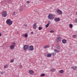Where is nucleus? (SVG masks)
I'll return each instance as SVG.
<instances>
[{"label":"nucleus","mask_w":77,"mask_h":77,"mask_svg":"<svg viewBox=\"0 0 77 77\" xmlns=\"http://www.w3.org/2000/svg\"><path fill=\"white\" fill-rule=\"evenodd\" d=\"M55 17V15L54 14H50L48 16V18L49 20H53Z\"/></svg>","instance_id":"f257e3e1"},{"label":"nucleus","mask_w":77,"mask_h":77,"mask_svg":"<svg viewBox=\"0 0 77 77\" xmlns=\"http://www.w3.org/2000/svg\"><path fill=\"white\" fill-rule=\"evenodd\" d=\"M12 21H11L10 19H8L6 21V23L8 24V26H11L12 24Z\"/></svg>","instance_id":"f03ea898"},{"label":"nucleus","mask_w":77,"mask_h":77,"mask_svg":"<svg viewBox=\"0 0 77 77\" xmlns=\"http://www.w3.org/2000/svg\"><path fill=\"white\" fill-rule=\"evenodd\" d=\"M7 14V11H3L2 13V15L3 17H6Z\"/></svg>","instance_id":"7ed1b4c3"},{"label":"nucleus","mask_w":77,"mask_h":77,"mask_svg":"<svg viewBox=\"0 0 77 77\" xmlns=\"http://www.w3.org/2000/svg\"><path fill=\"white\" fill-rule=\"evenodd\" d=\"M12 45H11L10 46V49L12 50V49H14V48H15V42H13L12 43Z\"/></svg>","instance_id":"20e7f679"},{"label":"nucleus","mask_w":77,"mask_h":77,"mask_svg":"<svg viewBox=\"0 0 77 77\" xmlns=\"http://www.w3.org/2000/svg\"><path fill=\"white\" fill-rule=\"evenodd\" d=\"M29 47V45H25L23 47L24 50H27Z\"/></svg>","instance_id":"39448f33"},{"label":"nucleus","mask_w":77,"mask_h":77,"mask_svg":"<svg viewBox=\"0 0 77 77\" xmlns=\"http://www.w3.org/2000/svg\"><path fill=\"white\" fill-rule=\"evenodd\" d=\"M57 42H60L61 41V37L59 36H57Z\"/></svg>","instance_id":"423d86ee"},{"label":"nucleus","mask_w":77,"mask_h":77,"mask_svg":"<svg viewBox=\"0 0 77 77\" xmlns=\"http://www.w3.org/2000/svg\"><path fill=\"white\" fill-rule=\"evenodd\" d=\"M54 20L55 22H58L60 20V18L56 17L54 18Z\"/></svg>","instance_id":"0eeeda50"},{"label":"nucleus","mask_w":77,"mask_h":77,"mask_svg":"<svg viewBox=\"0 0 77 77\" xmlns=\"http://www.w3.org/2000/svg\"><path fill=\"white\" fill-rule=\"evenodd\" d=\"M29 50H31V51H32L33 50L34 48H33V45H32L29 47Z\"/></svg>","instance_id":"6e6552de"},{"label":"nucleus","mask_w":77,"mask_h":77,"mask_svg":"<svg viewBox=\"0 0 77 77\" xmlns=\"http://www.w3.org/2000/svg\"><path fill=\"white\" fill-rule=\"evenodd\" d=\"M57 12L59 14H62V12L60 10H57Z\"/></svg>","instance_id":"1a4fd4ad"},{"label":"nucleus","mask_w":77,"mask_h":77,"mask_svg":"<svg viewBox=\"0 0 77 77\" xmlns=\"http://www.w3.org/2000/svg\"><path fill=\"white\" fill-rule=\"evenodd\" d=\"M36 24H37V23H36V22H35L33 26V28L34 29H35L36 28Z\"/></svg>","instance_id":"9d476101"},{"label":"nucleus","mask_w":77,"mask_h":77,"mask_svg":"<svg viewBox=\"0 0 77 77\" xmlns=\"http://www.w3.org/2000/svg\"><path fill=\"white\" fill-rule=\"evenodd\" d=\"M67 42V41H66L65 39H63L62 40V42L63 44H65Z\"/></svg>","instance_id":"9b49d317"},{"label":"nucleus","mask_w":77,"mask_h":77,"mask_svg":"<svg viewBox=\"0 0 77 77\" xmlns=\"http://www.w3.org/2000/svg\"><path fill=\"white\" fill-rule=\"evenodd\" d=\"M71 68L73 69V70H76L77 69V66H73L71 67Z\"/></svg>","instance_id":"f8f14e48"},{"label":"nucleus","mask_w":77,"mask_h":77,"mask_svg":"<svg viewBox=\"0 0 77 77\" xmlns=\"http://www.w3.org/2000/svg\"><path fill=\"white\" fill-rule=\"evenodd\" d=\"M51 72H54V71H56V69L55 68H53L51 69Z\"/></svg>","instance_id":"ddd939ff"},{"label":"nucleus","mask_w":77,"mask_h":77,"mask_svg":"<svg viewBox=\"0 0 77 77\" xmlns=\"http://www.w3.org/2000/svg\"><path fill=\"white\" fill-rule=\"evenodd\" d=\"M29 73H30V74H33V72H34L32 70H29Z\"/></svg>","instance_id":"4468645a"},{"label":"nucleus","mask_w":77,"mask_h":77,"mask_svg":"<svg viewBox=\"0 0 77 77\" xmlns=\"http://www.w3.org/2000/svg\"><path fill=\"white\" fill-rule=\"evenodd\" d=\"M47 56L48 57H51V54H48L47 55Z\"/></svg>","instance_id":"2eb2a0df"},{"label":"nucleus","mask_w":77,"mask_h":77,"mask_svg":"<svg viewBox=\"0 0 77 77\" xmlns=\"http://www.w3.org/2000/svg\"><path fill=\"white\" fill-rule=\"evenodd\" d=\"M49 47H50V46L48 45H46L44 47V48H45V49H46V48H49Z\"/></svg>","instance_id":"dca6fc26"},{"label":"nucleus","mask_w":77,"mask_h":77,"mask_svg":"<svg viewBox=\"0 0 77 77\" xmlns=\"http://www.w3.org/2000/svg\"><path fill=\"white\" fill-rule=\"evenodd\" d=\"M19 10L20 12H21V11H23V8H19Z\"/></svg>","instance_id":"f3484780"},{"label":"nucleus","mask_w":77,"mask_h":77,"mask_svg":"<svg viewBox=\"0 0 77 77\" xmlns=\"http://www.w3.org/2000/svg\"><path fill=\"white\" fill-rule=\"evenodd\" d=\"M60 72L61 74H62L63 73V70H60Z\"/></svg>","instance_id":"a211bd4d"},{"label":"nucleus","mask_w":77,"mask_h":77,"mask_svg":"<svg viewBox=\"0 0 77 77\" xmlns=\"http://www.w3.org/2000/svg\"><path fill=\"white\" fill-rule=\"evenodd\" d=\"M57 49H58V50H60V46H57L56 47Z\"/></svg>","instance_id":"6ab92c4d"},{"label":"nucleus","mask_w":77,"mask_h":77,"mask_svg":"<svg viewBox=\"0 0 77 77\" xmlns=\"http://www.w3.org/2000/svg\"><path fill=\"white\" fill-rule=\"evenodd\" d=\"M54 51L55 52H56V53H59V51L57 50L56 49H54Z\"/></svg>","instance_id":"aec40b11"},{"label":"nucleus","mask_w":77,"mask_h":77,"mask_svg":"<svg viewBox=\"0 0 77 77\" xmlns=\"http://www.w3.org/2000/svg\"><path fill=\"white\" fill-rule=\"evenodd\" d=\"M45 75L44 73H42L41 75L40 76L41 77H44Z\"/></svg>","instance_id":"412c9836"},{"label":"nucleus","mask_w":77,"mask_h":77,"mask_svg":"<svg viewBox=\"0 0 77 77\" xmlns=\"http://www.w3.org/2000/svg\"><path fill=\"white\" fill-rule=\"evenodd\" d=\"M28 36V34H26L24 35V37L25 38H27V37Z\"/></svg>","instance_id":"4be33fe9"},{"label":"nucleus","mask_w":77,"mask_h":77,"mask_svg":"<svg viewBox=\"0 0 77 77\" xmlns=\"http://www.w3.org/2000/svg\"><path fill=\"white\" fill-rule=\"evenodd\" d=\"M69 26L70 28H72V24H70Z\"/></svg>","instance_id":"5701e85b"},{"label":"nucleus","mask_w":77,"mask_h":77,"mask_svg":"<svg viewBox=\"0 0 77 77\" xmlns=\"http://www.w3.org/2000/svg\"><path fill=\"white\" fill-rule=\"evenodd\" d=\"M51 54L53 56H55L56 55V54L55 53H52Z\"/></svg>","instance_id":"b1692460"},{"label":"nucleus","mask_w":77,"mask_h":77,"mask_svg":"<svg viewBox=\"0 0 77 77\" xmlns=\"http://www.w3.org/2000/svg\"><path fill=\"white\" fill-rule=\"evenodd\" d=\"M5 68H8V66L7 65H5L4 66Z\"/></svg>","instance_id":"393cba45"},{"label":"nucleus","mask_w":77,"mask_h":77,"mask_svg":"<svg viewBox=\"0 0 77 77\" xmlns=\"http://www.w3.org/2000/svg\"><path fill=\"white\" fill-rule=\"evenodd\" d=\"M72 37H73V38H75L76 35H73Z\"/></svg>","instance_id":"a878e982"},{"label":"nucleus","mask_w":77,"mask_h":77,"mask_svg":"<svg viewBox=\"0 0 77 77\" xmlns=\"http://www.w3.org/2000/svg\"><path fill=\"white\" fill-rule=\"evenodd\" d=\"M42 29V27H40L38 28V30H41Z\"/></svg>","instance_id":"bb28decb"},{"label":"nucleus","mask_w":77,"mask_h":77,"mask_svg":"<svg viewBox=\"0 0 77 77\" xmlns=\"http://www.w3.org/2000/svg\"><path fill=\"white\" fill-rule=\"evenodd\" d=\"M49 26V25L48 24H47L46 25V27L47 28Z\"/></svg>","instance_id":"cd10ccee"},{"label":"nucleus","mask_w":77,"mask_h":77,"mask_svg":"<svg viewBox=\"0 0 77 77\" xmlns=\"http://www.w3.org/2000/svg\"><path fill=\"white\" fill-rule=\"evenodd\" d=\"M15 13L14 12H13L12 13V15H15Z\"/></svg>","instance_id":"c85d7f7f"},{"label":"nucleus","mask_w":77,"mask_h":77,"mask_svg":"<svg viewBox=\"0 0 77 77\" xmlns=\"http://www.w3.org/2000/svg\"><path fill=\"white\" fill-rule=\"evenodd\" d=\"M14 60L12 59L11 60V62H14Z\"/></svg>","instance_id":"c756f323"},{"label":"nucleus","mask_w":77,"mask_h":77,"mask_svg":"<svg viewBox=\"0 0 77 77\" xmlns=\"http://www.w3.org/2000/svg\"><path fill=\"white\" fill-rule=\"evenodd\" d=\"M23 66L21 65H20L19 66V68H22Z\"/></svg>","instance_id":"7c9ffc66"},{"label":"nucleus","mask_w":77,"mask_h":77,"mask_svg":"<svg viewBox=\"0 0 77 77\" xmlns=\"http://www.w3.org/2000/svg\"><path fill=\"white\" fill-rule=\"evenodd\" d=\"M75 23H77V18H76L75 20Z\"/></svg>","instance_id":"2f4dec72"},{"label":"nucleus","mask_w":77,"mask_h":77,"mask_svg":"<svg viewBox=\"0 0 77 77\" xmlns=\"http://www.w3.org/2000/svg\"><path fill=\"white\" fill-rule=\"evenodd\" d=\"M27 3H30V1H28L27 2H26Z\"/></svg>","instance_id":"473e14b6"},{"label":"nucleus","mask_w":77,"mask_h":77,"mask_svg":"<svg viewBox=\"0 0 77 77\" xmlns=\"http://www.w3.org/2000/svg\"><path fill=\"white\" fill-rule=\"evenodd\" d=\"M50 23H50V21H49L48 22V24L49 25V24H50Z\"/></svg>","instance_id":"72a5a7b5"},{"label":"nucleus","mask_w":77,"mask_h":77,"mask_svg":"<svg viewBox=\"0 0 77 77\" xmlns=\"http://www.w3.org/2000/svg\"><path fill=\"white\" fill-rule=\"evenodd\" d=\"M50 32H51V33H53V32H54V31H50Z\"/></svg>","instance_id":"f704fd0d"},{"label":"nucleus","mask_w":77,"mask_h":77,"mask_svg":"<svg viewBox=\"0 0 77 77\" xmlns=\"http://www.w3.org/2000/svg\"><path fill=\"white\" fill-rule=\"evenodd\" d=\"M31 34H32V35H33V32H31Z\"/></svg>","instance_id":"c9c22d12"},{"label":"nucleus","mask_w":77,"mask_h":77,"mask_svg":"<svg viewBox=\"0 0 77 77\" xmlns=\"http://www.w3.org/2000/svg\"><path fill=\"white\" fill-rule=\"evenodd\" d=\"M24 26H25V27H27V25H24Z\"/></svg>","instance_id":"e433bc0d"},{"label":"nucleus","mask_w":77,"mask_h":77,"mask_svg":"<svg viewBox=\"0 0 77 77\" xmlns=\"http://www.w3.org/2000/svg\"><path fill=\"white\" fill-rule=\"evenodd\" d=\"M2 36V34L1 33H0V36Z\"/></svg>","instance_id":"4c0bfd02"},{"label":"nucleus","mask_w":77,"mask_h":77,"mask_svg":"<svg viewBox=\"0 0 77 77\" xmlns=\"http://www.w3.org/2000/svg\"><path fill=\"white\" fill-rule=\"evenodd\" d=\"M1 74H2V75H3V73L1 72Z\"/></svg>","instance_id":"58836bf2"},{"label":"nucleus","mask_w":77,"mask_h":77,"mask_svg":"<svg viewBox=\"0 0 77 77\" xmlns=\"http://www.w3.org/2000/svg\"><path fill=\"white\" fill-rule=\"evenodd\" d=\"M22 36H24V35H22Z\"/></svg>","instance_id":"ea45409f"},{"label":"nucleus","mask_w":77,"mask_h":77,"mask_svg":"<svg viewBox=\"0 0 77 77\" xmlns=\"http://www.w3.org/2000/svg\"><path fill=\"white\" fill-rule=\"evenodd\" d=\"M76 32H77V31H76Z\"/></svg>","instance_id":"a19ab883"}]
</instances>
